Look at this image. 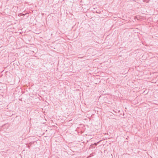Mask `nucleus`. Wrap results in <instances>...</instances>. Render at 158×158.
Segmentation results:
<instances>
[{
    "instance_id": "1",
    "label": "nucleus",
    "mask_w": 158,
    "mask_h": 158,
    "mask_svg": "<svg viewBox=\"0 0 158 158\" xmlns=\"http://www.w3.org/2000/svg\"><path fill=\"white\" fill-rule=\"evenodd\" d=\"M135 18L136 19H141V17L139 16H137Z\"/></svg>"
},
{
    "instance_id": "2",
    "label": "nucleus",
    "mask_w": 158,
    "mask_h": 158,
    "mask_svg": "<svg viewBox=\"0 0 158 158\" xmlns=\"http://www.w3.org/2000/svg\"><path fill=\"white\" fill-rule=\"evenodd\" d=\"M94 144H95V145H97V143H95Z\"/></svg>"
}]
</instances>
